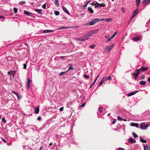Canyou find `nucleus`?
<instances>
[{
	"mask_svg": "<svg viewBox=\"0 0 150 150\" xmlns=\"http://www.w3.org/2000/svg\"><path fill=\"white\" fill-rule=\"evenodd\" d=\"M2 121L5 123L6 122V121L5 120V119L4 117L2 118Z\"/></svg>",
	"mask_w": 150,
	"mask_h": 150,
	"instance_id": "nucleus-48",
	"label": "nucleus"
},
{
	"mask_svg": "<svg viewBox=\"0 0 150 150\" xmlns=\"http://www.w3.org/2000/svg\"><path fill=\"white\" fill-rule=\"evenodd\" d=\"M38 120H40L41 119V117L39 116L38 118Z\"/></svg>",
	"mask_w": 150,
	"mask_h": 150,
	"instance_id": "nucleus-55",
	"label": "nucleus"
},
{
	"mask_svg": "<svg viewBox=\"0 0 150 150\" xmlns=\"http://www.w3.org/2000/svg\"><path fill=\"white\" fill-rule=\"evenodd\" d=\"M148 81H149V82L150 83V77L148 79Z\"/></svg>",
	"mask_w": 150,
	"mask_h": 150,
	"instance_id": "nucleus-63",
	"label": "nucleus"
},
{
	"mask_svg": "<svg viewBox=\"0 0 150 150\" xmlns=\"http://www.w3.org/2000/svg\"><path fill=\"white\" fill-rule=\"evenodd\" d=\"M116 122V120L115 119H114L112 122V124H115Z\"/></svg>",
	"mask_w": 150,
	"mask_h": 150,
	"instance_id": "nucleus-49",
	"label": "nucleus"
},
{
	"mask_svg": "<svg viewBox=\"0 0 150 150\" xmlns=\"http://www.w3.org/2000/svg\"><path fill=\"white\" fill-rule=\"evenodd\" d=\"M98 22V18L94 19L92 20L91 21L89 22H90V25H93Z\"/></svg>",
	"mask_w": 150,
	"mask_h": 150,
	"instance_id": "nucleus-5",
	"label": "nucleus"
},
{
	"mask_svg": "<svg viewBox=\"0 0 150 150\" xmlns=\"http://www.w3.org/2000/svg\"><path fill=\"white\" fill-rule=\"evenodd\" d=\"M79 27V26H72V27H69V28H78Z\"/></svg>",
	"mask_w": 150,
	"mask_h": 150,
	"instance_id": "nucleus-34",
	"label": "nucleus"
},
{
	"mask_svg": "<svg viewBox=\"0 0 150 150\" xmlns=\"http://www.w3.org/2000/svg\"><path fill=\"white\" fill-rule=\"evenodd\" d=\"M119 150H124V149L123 148H119Z\"/></svg>",
	"mask_w": 150,
	"mask_h": 150,
	"instance_id": "nucleus-57",
	"label": "nucleus"
},
{
	"mask_svg": "<svg viewBox=\"0 0 150 150\" xmlns=\"http://www.w3.org/2000/svg\"><path fill=\"white\" fill-rule=\"evenodd\" d=\"M122 118H121L120 116L118 117H117V120H118L121 121V120H122Z\"/></svg>",
	"mask_w": 150,
	"mask_h": 150,
	"instance_id": "nucleus-46",
	"label": "nucleus"
},
{
	"mask_svg": "<svg viewBox=\"0 0 150 150\" xmlns=\"http://www.w3.org/2000/svg\"><path fill=\"white\" fill-rule=\"evenodd\" d=\"M85 25H86V26H89V25H90V22H88L87 23H85V24H84Z\"/></svg>",
	"mask_w": 150,
	"mask_h": 150,
	"instance_id": "nucleus-45",
	"label": "nucleus"
},
{
	"mask_svg": "<svg viewBox=\"0 0 150 150\" xmlns=\"http://www.w3.org/2000/svg\"><path fill=\"white\" fill-rule=\"evenodd\" d=\"M42 7L44 9H45L46 8V3H45L42 5Z\"/></svg>",
	"mask_w": 150,
	"mask_h": 150,
	"instance_id": "nucleus-41",
	"label": "nucleus"
},
{
	"mask_svg": "<svg viewBox=\"0 0 150 150\" xmlns=\"http://www.w3.org/2000/svg\"><path fill=\"white\" fill-rule=\"evenodd\" d=\"M94 6L96 7H105L106 6L105 4L104 3H103L102 4H99L98 2H96V4H94Z\"/></svg>",
	"mask_w": 150,
	"mask_h": 150,
	"instance_id": "nucleus-4",
	"label": "nucleus"
},
{
	"mask_svg": "<svg viewBox=\"0 0 150 150\" xmlns=\"http://www.w3.org/2000/svg\"><path fill=\"white\" fill-rule=\"evenodd\" d=\"M88 10L92 14L93 13V10L90 7H88Z\"/></svg>",
	"mask_w": 150,
	"mask_h": 150,
	"instance_id": "nucleus-21",
	"label": "nucleus"
},
{
	"mask_svg": "<svg viewBox=\"0 0 150 150\" xmlns=\"http://www.w3.org/2000/svg\"><path fill=\"white\" fill-rule=\"evenodd\" d=\"M13 93L16 94L17 96V95L18 93H16V92H13Z\"/></svg>",
	"mask_w": 150,
	"mask_h": 150,
	"instance_id": "nucleus-64",
	"label": "nucleus"
},
{
	"mask_svg": "<svg viewBox=\"0 0 150 150\" xmlns=\"http://www.w3.org/2000/svg\"><path fill=\"white\" fill-rule=\"evenodd\" d=\"M3 141L5 142V143H6V140H5V139H3Z\"/></svg>",
	"mask_w": 150,
	"mask_h": 150,
	"instance_id": "nucleus-62",
	"label": "nucleus"
},
{
	"mask_svg": "<svg viewBox=\"0 0 150 150\" xmlns=\"http://www.w3.org/2000/svg\"><path fill=\"white\" fill-rule=\"evenodd\" d=\"M144 150H150V146L148 144H146L144 147Z\"/></svg>",
	"mask_w": 150,
	"mask_h": 150,
	"instance_id": "nucleus-13",
	"label": "nucleus"
},
{
	"mask_svg": "<svg viewBox=\"0 0 150 150\" xmlns=\"http://www.w3.org/2000/svg\"><path fill=\"white\" fill-rule=\"evenodd\" d=\"M115 45L114 44L110 45L106 47L105 50L107 53H108L114 47Z\"/></svg>",
	"mask_w": 150,
	"mask_h": 150,
	"instance_id": "nucleus-3",
	"label": "nucleus"
},
{
	"mask_svg": "<svg viewBox=\"0 0 150 150\" xmlns=\"http://www.w3.org/2000/svg\"><path fill=\"white\" fill-rule=\"evenodd\" d=\"M117 32L116 31V32H115L114 34H113L111 37V38L112 39V38H114L115 37V35L117 34Z\"/></svg>",
	"mask_w": 150,
	"mask_h": 150,
	"instance_id": "nucleus-33",
	"label": "nucleus"
},
{
	"mask_svg": "<svg viewBox=\"0 0 150 150\" xmlns=\"http://www.w3.org/2000/svg\"><path fill=\"white\" fill-rule=\"evenodd\" d=\"M53 32V30H44L43 31V33H48L52 32Z\"/></svg>",
	"mask_w": 150,
	"mask_h": 150,
	"instance_id": "nucleus-15",
	"label": "nucleus"
},
{
	"mask_svg": "<svg viewBox=\"0 0 150 150\" xmlns=\"http://www.w3.org/2000/svg\"><path fill=\"white\" fill-rule=\"evenodd\" d=\"M104 82L105 81L104 80V79L103 78L99 83L98 84V86H101Z\"/></svg>",
	"mask_w": 150,
	"mask_h": 150,
	"instance_id": "nucleus-22",
	"label": "nucleus"
},
{
	"mask_svg": "<svg viewBox=\"0 0 150 150\" xmlns=\"http://www.w3.org/2000/svg\"><path fill=\"white\" fill-rule=\"evenodd\" d=\"M90 2H91V1H88L87 2V3L86 4L87 5H88V4H89V3Z\"/></svg>",
	"mask_w": 150,
	"mask_h": 150,
	"instance_id": "nucleus-60",
	"label": "nucleus"
},
{
	"mask_svg": "<svg viewBox=\"0 0 150 150\" xmlns=\"http://www.w3.org/2000/svg\"><path fill=\"white\" fill-rule=\"evenodd\" d=\"M83 77L85 79H88L89 78V75H85L83 76Z\"/></svg>",
	"mask_w": 150,
	"mask_h": 150,
	"instance_id": "nucleus-39",
	"label": "nucleus"
},
{
	"mask_svg": "<svg viewBox=\"0 0 150 150\" xmlns=\"http://www.w3.org/2000/svg\"><path fill=\"white\" fill-rule=\"evenodd\" d=\"M145 76L144 75H142L141 77V78L140 79H144Z\"/></svg>",
	"mask_w": 150,
	"mask_h": 150,
	"instance_id": "nucleus-42",
	"label": "nucleus"
},
{
	"mask_svg": "<svg viewBox=\"0 0 150 150\" xmlns=\"http://www.w3.org/2000/svg\"><path fill=\"white\" fill-rule=\"evenodd\" d=\"M85 103H83L80 106V107H83L85 106Z\"/></svg>",
	"mask_w": 150,
	"mask_h": 150,
	"instance_id": "nucleus-58",
	"label": "nucleus"
},
{
	"mask_svg": "<svg viewBox=\"0 0 150 150\" xmlns=\"http://www.w3.org/2000/svg\"><path fill=\"white\" fill-rule=\"evenodd\" d=\"M96 80H97V79H95V80H94V82L92 83L91 86L90 87V88H91L92 87V86L94 84L96 83Z\"/></svg>",
	"mask_w": 150,
	"mask_h": 150,
	"instance_id": "nucleus-37",
	"label": "nucleus"
},
{
	"mask_svg": "<svg viewBox=\"0 0 150 150\" xmlns=\"http://www.w3.org/2000/svg\"><path fill=\"white\" fill-rule=\"evenodd\" d=\"M26 64H23V68L25 69H26Z\"/></svg>",
	"mask_w": 150,
	"mask_h": 150,
	"instance_id": "nucleus-44",
	"label": "nucleus"
},
{
	"mask_svg": "<svg viewBox=\"0 0 150 150\" xmlns=\"http://www.w3.org/2000/svg\"><path fill=\"white\" fill-rule=\"evenodd\" d=\"M130 125L131 126L135 127H138L139 126V125L137 123L132 122L130 123Z\"/></svg>",
	"mask_w": 150,
	"mask_h": 150,
	"instance_id": "nucleus-14",
	"label": "nucleus"
},
{
	"mask_svg": "<svg viewBox=\"0 0 150 150\" xmlns=\"http://www.w3.org/2000/svg\"><path fill=\"white\" fill-rule=\"evenodd\" d=\"M103 79H104V80L105 81L107 80H112V79L111 77L110 76H109L108 77L104 76Z\"/></svg>",
	"mask_w": 150,
	"mask_h": 150,
	"instance_id": "nucleus-16",
	"label": "nucleus"
},
{
	"mask_svg": "<svg viewBox=\"0 0 150 150\" xmlns=\"http://www.w3.org/2000/svg\"><path fill=\"white\" fill-rule=\"evenodd\" d=\"M141 128L142 129H146V127L148 126V125L146 124L145 123H142L140 124Z\"/></svg>",
	"mask_w": 150,
	"mask_h": 150,
	"instance_id": "nucleus-6",
	"label": "nucleus"
},
{
	"mask_svg": "<svg viewBox=\"0 0 150 150\" xmlns=\"http://www.w3.org/2000/svg\"><path fill=\"white\" fill-rule=\"evenodd\" d=\"M34 111L35 113L36 114H37L39 112V107L38 106V107L37 108H35L34 109Z\"/></svg>",
	"mask_w": 150,
	"mask_h": 150,
	"instance_id": "nucleus-19",
	"label": "nucleus"
},
{
	"mask_svg": "<svg viewBox=\"0 0 150 150\" xmlns=\"http://www.w3.org/2000/svg\"><path fill=\"white\" fill-rule=\"evenodd\" d=\"M150 2V0H144L143 1V3L145 5H146L149 2Z\"/></svg>",
	"mask_w": 150,
	"mask_h": 150,
	"instance_id": "nucleus-26",
	"label": "nucleus"
},
{
	"mask_svg": "<svg viewBox=\"0 0 150 150\" xmlns=\"http://www.w3.org/2000/svg\"><path fill=\"white\" fill-rule=\"evenodd\" d=\"M69 67L67 71V72L69 70H73V67L71 64H69Z\"/></svg>",
	"mask_w": 150,
	"mask_h": 150,
	"instance_id": "nucleus-25",
	"label": "nucleus"
},
{
	"mask_svg": "<svg viewBox=\"0 0 150 150\" xmlns=\"http://www.w3.org/2000/svg\"><path fill=\"white\" fill-rule=\"evenodd\" d=\"M128 142L131 143H135L136 142V141L132 137H130L128 139Z\"/></svg>",
	"mask_w": 150,
	"mask_h": 150,
	"instance_id": "nucleus-8",
	"label": "nucleus"
},
{
	"mask_svg": "<svg viewBox=\"0 0 150 150\" xmlns=\"http://www.w3.org/2000/svg\"><path fill=\"white\" fill-rule=\"evenodd\" d=\"M148 69V68L147 67H142L139 69L136 70L135 72L132 74V75L133 76L135 79H136L141 71H144L147 70Z\"/></svg>",
	"mask_w": 150,
	"mask_h": 150,
	"instance_id": "nucleus-1",
	"label": "nucleus"
},
{
	"mask_svg": "<svg viewBox=\"0 0 150 150\" xmlns=\"http://www.w3.org/2000/svg\"><path fill=\"white\" fill-rule=\"evenodd\" d=\"M62 9L67 14L70 15V13L67 10V9L64 7H62Z\"/></svg>",
	"mask_w": 150,
	"mask_h": 150,
	"instance_id": "nucleus-17",
	"label": "nucleus"
},
{
	"mask_svg": "<svg viewBox=\"0 0 150 150\" xmlns=\"http://www.w3.org/2000/svg\"><path fill=\"white\" fill-rule=\"evenodd\" d=\"M91 34L90 33H88L83 36L82 37L78 39L77 40L79 41H84L88 39L89 37H91Z\"/></svg>",
	"mask_w": 150,
	"mask_h": 150,
	"instance_id": "nucleus-2",
	"label": "nucleus"
},
{
	"mask_svg": "<svg viewBox=\"0 0 150 150\" xmlns=\"http://www.w3.org/2000/svg\"><path fill=\"white\" fill-rule=\"evenodd\" d=\"M139 83L141 85L144 86L146 85V82L144 81H140L139 82Z\"/></svg>",
	"mask_w": 150,
	"mask_h": 150,
	"instance_id": "nucleus-23",
	"label": "nucleus"
},
{
	"mask_svg": "<svg viewBox=\"0 0 150 150\" xmlns=\"http://www.w3.org/2000/svg\"><path fill=\"white\" fill-rule=\"evenodd\" d=\"M67 72V71H66L64 72H62L59 73V76H61L64 75Z\"/></svg>",
	"mask_w": 150,
	"mask_h": 150,
	"instance_id": "nucleus-28",
	"label": "nucleus"
},
{
	"mask_svg": "<svg viewBox=\"0 0 150 150\" xmlns=\"http://www.w3.org/2000/svg\"><path fill=\"white\" fill-rule=\"evenodd\" d=\"M132 134L133 135V136L134 138H136L137 137H138V136L134 132H133L132 133Z\"/></svg>",
	"mask_w": 150,
	"mask_h": 150,
	"instance_id": "nucleus-36",
	"label": "nucleus"
},
{
	"mask_svg": "<svg viewBox=\"0 0 150 150\" xmlns=\"http://www.w3.org/2000/svg\"><path fill=\"white\" fill-rule=\"evenodd\" d=\"M139 9L137 8L134 10L133 13V15L132 16L131 19H132L138 13Z\"/></svg>",
	"mask_w": 150,
	"mask_h": 150,
	"instance_id": "nucleus-7",
	"label": "nucleus"
},
{
	"mask_svg": "<svg viewBox=\"0 0 150 150\" xmlns=\"http://www.w3.org/2000/svg\"><path fill=\"white\" fill-rule=\"evenodd\" d=\"M98 30L97 29L96 30H94V33H97V32H98Z\"/></svg>",
	"mask_w": 150,
	"mask_h": 150,
	"instance_id": "nucleus-54",
	"label": "nucleus"
},
{
	"mask_svg": "<svg viewBox=\"0 0 150 150\" xmlns=\"http://www.w3.org/2000/svg\"><path fill=\"white\" fill-rule=\"evenodd\" d=\"M112 18H106L105 19V20L108 22H109L111 21Z\"/></svg>",
	"mask_w": 150,
	"mask_h": 150,
	"instance_id": "nucleus-31",
	"label": "nucleus"
},
{
	"mask_svg": "<svg viewBox=\"0 0 150 150\" xmlns=\"http://www.w3.org/2000/svg\"><path fill=\"white\" fill-rule=\"evenodd\" d=\"M27 80V82L26 84H30L31 81H30V79H29V78H28Z\"/></svg>",
	"mask_w": 150,
	"mask_h": 150,
	"instance_id": "nucleus-29",
	"label": "nucleus"
},
{
	"mask_svg": "<svg viewBox=\"0 0 150 150\" xmlns=\"http://www.w3.org/2000/svg\"><path fill=\"white\" fill-rule=\"evenodd\" d=\"M122 120H123L124 121H126L127 120L126 119H122Z\"/></svg>",
	"mask_w": 150,
	"mask_h": 150,
	"instance_id": "nucleus-61",
	"label": "nucleus"
},
{
	"mask_svg": "<svg viewBox=\"0 0 150 150\" xmlns=\"http://www.w3.org/2000/svg\"><path fill=\"white\" fill-rule=\"evenodd\" d=\"M59 110H60V111H63V107H61V108L59 109Z\"/></svg>",
	"mask_w": 150,
	"mask_h": 150,
	"instance_id": "nucleus-51",
	"label": "nucleus"
},
{
	"mask_svg": "<svg viewBox=\"0 0 150 150\" xmlns=\"http://www.w3.org/2000/svg\"><path fill=\"white\" fill-rule=\"evenodd\" d=\"M141 0H136V5L137 6H138Z\"/></svg>",
	"mask_w": 150,
	"mask_h": 150,
	"instance_id": "nucleus-32",
	"label": "nucleus"
},
{
	"mask_svg": "<svg viewBox=\"0 0 150 150\" xmlns=\"http://www.w3.org/2000/svg\"><path fill=\"white\" fill-rule=\"evenodd\" d=\"M13 11L14 13H16L18 11L17 9L16 8H13Z\"/></svg>",
	"mask_w": 150,
	"mask_h": 150,
	"instance_id": "nucleus-40",
	"label": "nucleus"
},
{
	"mask_svg": "<svg viewBox=\"0 0 150 150\" xmlns=\"http://www.w3.org/2000/svg\"><path fill=\"white\" fill-rule=\"evenodd\" d=\"M140 140L141 142L144 143H146V140H144L141 136L140 137Z\"/></svg>",
	"mask_w": 150,
	"mask_h": 150,
	"instance_id": "nucleus-20",
	"label": "nucleus"
},
{
	"mask_svg": "<svg viewBox=\"0 0 150 150\" xmlns=\"http://www.w3.org/2000/svg\"><path fill=\"white\" fill-rule=\"evenodd\" d=\"M25 4V1H22L19 2V4L21 5Z\"/></svg>",
	"mask_w": 150,
	"mask_h": 150,
	"instance_id": "nucleus-38",
	"label": "nucleus"
},
{
	"mask_svg": "<svg viewBox=\"0 0 150 150\" xmlns=\"http://www.w3.org/2000/svg\"><path fill=\"white\" fill-rule=\"evenodd\" d=\"M0 18H2L3 19H4L5 18L2 16H0Z\"/></svg>",
	"mask_w": 150,
	"mask_h": 150,
	"instance_id": "nucleus-59",
	"label": "nucleus"
},
{
	"mask_svg": "<svg viewBox=\"0 0 150 150\" xmlns=\"http://www.w3.org/2000/svg\"><path fill=\"white\" fill-rule=\"evenodd\" d=\"M54 14L56 15H57V16L59 15V12L57 11H54Z\"/></svg>",
	"mask_w": 150,
	"mask_h": 150,
	"instance_id": "nucleus-35",
	"label": "nucleus"
},
{
	"mask_svg": "<svg viewBox=\"0 0 150 150\" xmlns=\"http://www.w3.org/2000/svg\"><path fill=\"white\" fill-rule=\"evenodd\" d=\"M103 108L101 107H100L98 109L99 111L100 112H101L102 111Z\"/></svg>",
	"mask_w": 150,
	"mask_h": 150,
	"instance_id": "nucleus-43",
	"label": "nucleus"
},
{
	"mask_svg": "<svg viewBox=\"0 0 150 150\" xmlns=\"http://www.w3.org/2000/svg\"><path fill=\"white\" fill-rule=\"evenodd\" d=\"M105 37L107 39H108L109 38V35H106L105 36Z\"/></svg>",
	"mask_w": 150,
	"mask_h": 150,
	"instance_id": "nucleus-50",
	"label": "nucleus"
},
{
	"mask_svg": "<svg viewBox=\"0 0 150 150\" xmlns=\"http://www.w3.org/2000/svg\"><path fill=\"white\" fill-rule=\"evenodd\" d=\"M24 14L27 15L28 16H32L33 14L28 12V11L25 10L24 12Z\"/></svg>",
	"mask_w": 150,
	"mask_h": 150,
	"instance_id": "nucleus-10",
	"label": "nucleus"
},
{
	"mask_svg": "<svg viewBox=\"0 0 150 150\" xmlns=\"http://www.w3.org/2000/svg\"><path fill=\"white\" fill-rule=\"evenodd\" d=\"M58 2L59 1L58 0H55L54 4L57 7H59V6Z\"/></svg>",
	"mask_w": 150,
	"mask_h": 150,
	"instance_id": "nucleus-27",
	"label": "nucleus"
},
{
	"mask_svg": "<svg viewBox=\"0 0 150 150\" xmlns=\"http://www.w3.org/2000/svg\"><path fill=\"white\" fill-rule=\"evenodd\" d=\"M69 27H64V26H62L60 27L59 28H58L59 30H61V29H67L68 28H69Z\"/></svg>",
	"mask_w": 150,
	"mask_h": 150,
	"instance_id": "nucleus-24",
	"label": "nucleus"
},
{
	"mask_svg": "<svg viewBox=\"0 0 150 150\" xmlns=\"http://www.w3.org/2000/svg\"><path fill=\"white\" fill-rule=\"evenodd\" d=\"M112 39V38H111L110 37V38H108V39H108V41L106 42H108V41H109L110 40H111Z\"/></svg>",
	"mask_w": 150,
	"mask_h": 150,
	"instance_id": "nucleus-56",
	"label": "nucleus"
},
{
	"mask_svg": "<svg viewBox=\"0 0 150 150\" xmlns=\"http://www.w3.org/2000/svg\"><path fill=\"white\" fill-rule=\"evenodd\" d=\"M138 91H134L133 92H131L130 93H128L127 94V96H131L138 92Z\"/></svg>",
	"mask_w": 150,
	"mask_h": 150,
	"instance_id": "nucleus-9",
	"label": "nucleus"
},
{
	"mask_svg": "<svg viewBox=\"0 0 150 150\" xmlns=\"http://www.w3.org/2000/svg\"><path fill=\"white\" fill-rule=\"evenodd\" d=\"M134 41H137L141 40V37L140 36H138L135 38L132 39Z\"/></svg>",
	"mask_w": 150,
	"mask_h": 150,
	"instance_id": "nucleus-12",
	"label": "nucleus"
},
{
	"mask_svg": "<svg viewBox=\"0 0 150 150\" xmlns=\"http://www.w3.org/2000/svg\"><path fill=\"white\" fill-rule=\"evenodd\" d=\"M35 12H37L39 14H42V13L41 12L42 11L41 9H39L38 8H35L34 9Z\"/></svg>",
	"mask_w": 150,
	"mask_h": 150,
	"instance_id": "nucleus-18",
	"label": "nucleus"
},
{
	"mask_svg": "<svg viewBox=\"0 0 150 150\" xmlns=\"http://www.w3.org/2000/svg\"><path fill=\"white\" fill-rule=\"evenodd\" d=\"M27 87L28 88V90H29V89L30 88V84H27Z\"/></svg>",
	"mask_w": 150,
	"mask_h": 150,
	"instance_id": "nucleus-47",
	"label": "nucleus"
},
{
	"mask_svg": "<svg viewBox=\"0 0 150 150\" xmlns=\"http://www.w3.org/2000/svg\"><path fill=\"white\" fill-rule=\"evenodd\" d=\"M8 74L10 76H14L15 74V71H8Z\"/></svg>",
	"mask_w": 150,
	"mask_h": 150,
	"instance_id": "nucleus-11",
	"label": "nucleus"
},
{
	"mask_svg": "<svg viewBox=\"0 0 150 150\" xmlns=\"http://www.w3.org/2000/svg\"><path fill=\"white\" fill-rule=\"evenodd\" d=\"M95 46L96 45H95L92 44L91 45L89 46V47L93 49L94 48Z\"/></svg>",
	"mask_w": 150,
	"mask_h": 150,
	"instance_id": "nucleus-30",
	"label": "nucleus"
},
{
	"mask_svg": "<svg viewBox=\"0 0 150 150\" xmlns=\"http://www.w3.org/2000/svg\"><path fill=\"white\" fill-rule=\"evenodd\" d=\"M87 5L86 4L85 5H84L83 6V7L84 8V9H85L86 8V6H87Z\"/></svg>",
	"mask_w": 150,
	"mask_h": 150,
	"instance_id": "nucleus-53",
	"label": "nucleus"
},
{
	"mask_svg": "<svg viewBox=\"0 0 150 150\" xmlns=\"http://www.w3.org/2000/svg\"><path fill=\"white\" fill-rule=\"evenodd\" d=\"M98 21H101L104 20V19L103 18H101L100 19H99L98 18Z\"/></svg>",
	"mask_w": 150,
	"mask_h": 150,
	"instance_id": "nucleus-52",
	"label": "nucleus"
}]
</instances>
